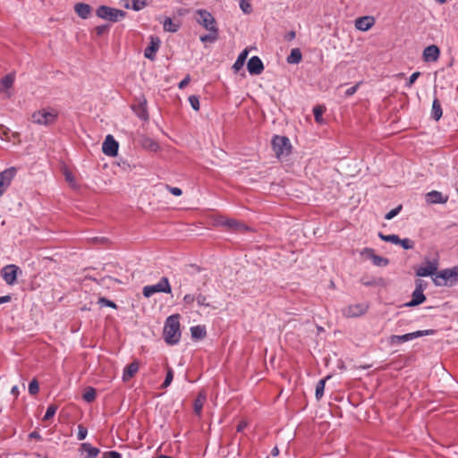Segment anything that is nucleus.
I'll return each mask as SVG.
<instances>
[{
    "label": "nucleus",
    "mask_w": 458,
    "mask_h": 458,
    "mask_svg": "<svg viewBox=\"0 0 458 458\" xmlns=\"http://www.w3.org/2000/svg\"><path fill=\"white\" fill-rule=\"evenodd\" d=\"M432 281L437 286L451 287L458 284V265L438 271Z\"/></svg>",
    "instance_id": "nucleus-1"
},
{
    "label": "nucleus",
    "mask_w": 458,
    "mask_h": 458,
    "mask_svg": "<svg viewBox=\"0 0 458 458\" xmlns=\"http://www.w3.org/2000/svg\"><path fill=\"white\" fill-rule=\"evenodd\" d=\"M164 338L168 344H175L181 338L179 316L173 315L166 318L164 327Z\"/></svg>",
    "instance_id": "nucleus-2"
},
{
    "label": "nucleus",
    "mask_w": 458,
    "mask_h": 458,
    "mask_svg": "<svg viewBox=\"0 0 458 458\" xmlns=\"http://www.w3.org/2000/svg\"><path fill=\"white\" fill-rule=\"evenodd\" d=\"M435 334V330L427 329V330H418L412 333H408L403 335H393L388 338V343L390 345H398L403 343L411 341L418 337L426 336V335H433Z\"/></svg>",
    "instance_id": "nucleus-3"
},
{
    "label": "nucleus",
    "mask_w": 458,
    "mask_h": 458,
    "mask_svg": "<svg viewBox=\"0 0 458 458\" xmlns=\"http://www.w3.org/2000/svg\"><path fill=\"white\" fill-rule=\"evenodd\" d=\"M272 148L277 158H282L291 153L292 145L288 138L275 136L272 140Z\"/></svg>",
    "instance_id": "nucleus-4"
},
{
    "label": "nucleus",
    "mask_w": 458,
    "mask_h": 458,
    "mask_svg": "<svg viewBox=\"0 0 458 458\" xmlns=\"http://www.w3.org/2000/svg\"><path fill=\"white\" fill-rule=\"evenodd\" d=\"M96 13L99 18L112 22H116L125 17V13L123 10L112 8L106 5L99 6L97 9Z\"/></svg>",
    "instance_id": "nucleus-5"
},
{
    "label": "nucleus",
    "mask_w": 458,
    "mask_h": 458,
    "mask_svg": "<svg viewBox=\"0 0 458 458\" xmlns=\"http://www.w3.org/2000/svg\"><path fill=\"white\" fill-rule=\"evenodd\" d=\"M57 113L55 110L41 109L31 115V121L39 125H49L55 123Z\"/></svg>",
    "instance_id": "nucleus-6"
},
{
    "label": "nucleus",
    "mask_w": 458,
    "mask_h": 458,
    "mask_svg": "<svg viewBox=\"0 0 458 458\" xmlns=\"http://www.w3.org/2000/svg\"><path fill=\"white\" fill-rule=\"evenodd\" d=\"M198 17L196 21L206 30H218L217 24L214 16L208 11L199 9L196 11Z\"/></svg>",
    "instance_id": "nucleus-7"
},
{
    "label": "nucleus",
    "mask_w": 458,
    "mask_h": 458,
    "mask_svg": "<svg viewBox=\"0 0 458 458\" xmlns=\"http://www.w3.org/2000/svg\"><path fill=\"white\" fill-rule=\"evenodd\" d=\"M157 293H171V286L166 277H162L161 280L156 284L146 285L143 288V295L146 298H149Z\"/></svg>",
    "instance_id": "nucleus-8"
},
{
    "label": "nucleus",
    "mask_w": 458,
    "mask_h": 458,
    "mask_svg": "<svg viewBox=\"0 0 458 458\" xmlns=\"http://www.w3.org/2000/svg\"><path fill=\"white\" fill-rule=\"evenodd\" d=\"M438 266H439V263H438L437 259L428 260L423 266L420 267L416 270V276H421V277L428 276H436V274L437 273Z\"/></svg>",
    "instance_id": "nucleus-9"
},
{
    "label": "nucleus",
    "mask_w": 458,
    "mask_h": 458,
    "mask_svg": "<svg viewBox=\"0 0 458 458\" xmlns=\"http://www.w3.org/2000/svg\"><path fill=\"white\" fill-rule=\"evenodd\" d=\"M16 170L13 167L5 169L0 173V197L10 186L13 179L14 178Z\"/></svg>",
    "instance_id": "nucleus-10"
},
{
    "label": "nucleus",
    "mask_w": 458,
    "mask_h": 458,
    "mask_svg": "<svg viewBox=\"0 0 458 458\" xmlns=\"http://www.w3.org/2000/svg\"><path fill=\"white\" fill-rule=\"evenodd\" d=\"M119 144L112 135H107L102 145V151L109 157H115L118 153Z\"/></svg>",
    "instance_id": "nucleus-11"
},
{
    "label": "nucleus",
    "mask_w": 458,
    "mask_h": 458,
    "mask_svg": "<svg viewBox=\"0 0 458 458\" xmlns=\"http://www.w3.org/2000/svg\"><path fill=\"white\" fill-rule=\"evenodd\" d=\"M161 46V40L157 36L149 37V45L144 50V56L147 59L154 61L156 59V55Z\"/></svg>",
    "instance_id": "nucleus-12"
},
{
    "label": "nucleus",
    "mask_w": 458,
    "mask_h": 458,
    "mask_svg": "<svg viewBox=\"0 0 458 458\" xmlns=\"http://www.w3.org/2000/svg\"><path fill=\"white\" fill-rule=\"evenodd\" d=\"M19 270L15 265H7L2 269V276L7 284L12 285L16 282Z\"/></svg>",
    "instance_id": "nucleus-13"
},
{
    "label": "nucleus",
    "mask_w": 458,
    "mask_h": 458,
    "mask_svg": "<svg viewBox=\"0 0 458 458\" xmlns=\"http://www.w3.org/2000/svg\"><path fill=\"white\" fill-rule=\"evenodd\" d=\"M367 308L363 304H352L343 309V315L346 318H355L363 315Z\"/></svg>",
    "instance_id": "nucleus-14"
},
{
    "label": "nucleus",
    "mask_w": 458,
    "mask_h": 458,
    "mask_svg": "<svg viewBox=\"0 0 458 458\" xmlns=\"http://www.w3.org/2000/svg\"><path fill=\"white\" fill-rule=\"evenodd\" d=\"M247 68L250 74L259 75L264 70V65L259 56H252L248 61Z\"/></svg>",
    "instance_id": "nucleus-15"
},
{
    "label": "nucleus",
    "mask_w": 458,
    "mask_h": 458,
    "mask_svg": "<svg viewBox=\"0 0 458 458\" xmlns=\"http://www.w3.org/2000/svg\"><path fill=\"white\" fill-rule=\"evenodd\" d=\"M375 20L371 16L360 17L355 21V27L361 31H367L374 25Z\"/></svg>",
    "instance_id": "nucleus-16"
},
{
    "label": "nucleus",
    "mask_w": 458,
    "mask_h": 458,
    "mask_svg": "<svg viewBox=\"0 0 458 458\" xmlns=\"http://www.w3.org/2000/svg\"><path fill=\"white\" fill-rule=\"evenodd\" d=\"M440 55L439 48L435 46L431 45L427 47L423 51V59L426 62H435L438 59Z\"/></svg>",
    "instance_id": "nucleus-17"
},
{
    "label": "nucleus",
    "mask_w": 458,
    "mask_h": 458,
    "mask_svg": "<svg viewBox=\"0 0 458 458\" xmlns=\"http://www.w3.org/2000/svg\"><path fill=\"white\" fill-rule=\"evenodd\" d=\"M140 369V364L137 360L132 361L129 365H127L123 373V381H129L132 377L136 375Z\"/></svg>",
    "instance_id": "nucleus-18"
},
{
    "label": "nucleus",
    "mask_w": 458,
    "mask_h": 458,
    "mask_svg": "<svg viewBox=\"0 0 458 458\" xmlns=\"http://www.w3.org/2000/svg\"><path fill=\"white\" fill-rule=\"evenodd\" d=\"M74 11L81 19H88L91 13V7L88 4L78 3L74 5Z\"/></svg>",
    "instance_id": "nucleus-19"
},
{
    "label": "nucleus",
    "mask_w": 458,
    "mask_h": 458,
    "mask_svg": "<svg viewBox=\"0 0 458 458\" xmlns=\"http://www.w3.org/2000/svg\"><path fill=\"white\" fill-rule=\"evenodd\" d=\"M158 21L163 24V29L165 31L174 33L180 28V23L174 21L169 17H165L164 20L158 18Z\"/></svg>",
    "instance_id": "nucleus-20"
},
{
    "label": "nucleus",
    "mask_w": 458,
    "mask_h": 458,
    "mask_svg": "<svg viewBox=\"0 0 458 458\" xmlns=\"http://www.w3.org/2000/svg\"><path fill=\"white\" fill-rule=\"evenodd\" d=\"M426 300V296L420 290H414L411 294V300L406 303L408 307H414L423 303Z\"/></svg>",
    "instance_id": "nucleus-21"
},
{
    "label": "nucleus",
    "mask_w": 458,
    "mask_h": 458,
    "mask_svg": "<svg viewBox=\"0 0 458 458\" xmlns=\"http://www.w3.org/2000/svg\"><path fill=\"white\" fill-rule=\"evenodd\" d=\"M427 201L429 203H445L447 197H444L441 192L432 191L426 195Z\"/></svg>",
    "instance_id": "nucleus-22"
},
{
    "label": "nucleus",
    "mask_w": 458,
    "mask_h": 458,
    "mask_svg": "<svg viewBox=\"0 0 458 458\" xmlns=\"http://www.w3.org/2000/svg\"><path fill=\"white\" fill-rule=\"evenodd\" d=\"M140 145L142 148L154 152L157 151L159 148V145L156 140L146 136L140 139Z\"/></svg>",
    "instance_id": "nucleus-23"
},
{
    "label": "nucleus",
    "mask_w": 458,
    "mask_h": 458,
    "mask_svg": "<svg viewBox=\"0 0 458 458\" xmlns=\"http://www.w3.org/2000/svg\"><path fill=\"white\" fill-rule=\"evenodd\" d=\"M207 394L204 391L200 392L194 402V411L197 415H200L203 405L206 402Z\"/></svg>",
    "instance_id": "nucleus-24"
},
{
    "label": "nucleus",
    "mask_w": 458,
    "mask_h": 458,
    "mask_svg": "<svg viewBox=\"0 0 458 458\" xmlns=\"http://www.w3.org/2000/svg\"><path fill=\"white\" fill-rule=\"evenodd\" d=\"M302 59L301 52L299 48H293L290 55L287 56V63L292 64H297L301 63Z\"/></svg>",
    "instance_id": "nucleus-25"
},
{
    "label": "nucleus",
    "mask_w": 458,
    "mask_h": 458,
    "mask_svg": "<svg viewBox=\"0 0 458 458\" xmlns=\"http://www.w3.org/2000/svg\"><path fill=\"white\" fill-rule=\"evenodd\" d=\"M443 114L440 102L437 98H435L432 103L431 116L434 120L438 121Z\"/></svg>",
    "instance_id": "nucleus-26"
},
{
    "label": "nucleus",
    "mask_w": 458,
    "mask_h": 458,
    "mask_svg": "<svg viewBox=\"0 0 458 458\" xmlns=\"http://www.w3.org/2000/svg\"><path fill=\"white\" fill-rule=\"evenodd\" d=\"M248 55H249V52L247 49H244L243 51H242L240 53L235 63L233 65V68L235 72H238L242 68V66L244 65V63L248 57Z\"/></svg>",
    "instance_id": "nucleus-27"
},
{
    "label": "nucleus",
    "mask_w": 458,
    "mask_h": 458,
    "mask_svg": "<svg viewBox=\"0 0 458 458\" xmlns=\"http://www.w3.org/2000/svg\"><path fill=\"white\" fill-rule=\"evenodd\" d=\"M82 449L87 454L86 458H96L99 454V450L89 443L82 444Z\"/></svg>",
    "instance_id": "nucleus-28"
},
{
    "label": "nucleus",
    "mask_w": 458,
    "mask_h": 458,
    "mask_svg": "<svg viewBox=\"0 0 458 458\" xmlns=\"http://www.w3.org/2000/svg\"><path fill=\"white\" fill-rule=\"evenodd\" d=\"M330 378V376H327L325 378L323 379H320L317 386H316V393H315V395H316V399L317 400H320L323 395H324V390H325V386H326V382L327 379Z\"/></svg>",
    "instance_id": "nucleus-29"
},
{
    "label": "nucleus",
    "mask_w": 458,
    "mask_h": 458,
    "mask_svg": "<svg viewBox=\"0 0 458 458\" xmlns=\"http://www.w3.org/2000/svg\"><path fill=\"white\" fill-rule=\"evenodd\" d=\"M192 338L201 339L206 335V329L203 326H196L191 328Z\"/></svg>",
    "instance_id": "nucleus-30"
},
{
    "label": "nucleus",
    "mask_w": 458,
    "mask_h": 458,
    "mask_svg": "<svg viewBox=\"0 0 458 458\" xmlns=\"http://www.w3.org/2000/svg\"><path fill=\"white\" fill-rule=\"evenodd\" d=\"M209 33L207 35H203L200 37V41L205 42H210L213 43L217 40L218 38V30H208Z\"/></svg>",
    "instance_id": "nucleus-31"
},
{
    "label": "nucleus",
    "mask_w": 458,
    "mask_h": 458,
    "mask_svg": "<svg viewBox=\"0 0 458 458\" xmlns=\"http://www.w3.org/2000/svg\"><path fill=\"white\" fill-rule=\"evenodd\" d=\"M325 112V107L322 106H314L313 108V114H314V117H315V120L318 123H324V120H323V114Z\"/></svg>",
    "instance_id": "nucleus-32"
},
{
    "label": "nucleus",
    "mask_w": 458,
    "mask_h": 458,
    "mask_svg": "<svg viewBox=\"0 0 458 458\" xmlns=\"http://www.w3.org/2000/svg\"><path fill=\"white\" fill-rule=\"evenodd\" d=\"M378 236L380 237L381 240L387 242L394 243V244H399V242H401V239L396 234L385 235V234L379 233Z\"/></svg>",
    "instance_id": "nucleus-33"
},
{
    "label": "nucleus",
    "mask_w": 458,
    "mask_h": 458,
    "mask_svg": "<svg viewBox=\"0 0 458 458\" xmlns=\"http://www.w3.org/2000/svg\"><path fill=\"white\" fill-rule=\"evenodd\" d=\"M372 262L377 267H386L388 264V259L378 255H374L372 257Z\"/></svg>",
    "instance_id": "nucleus-34"
},
{
    "label": "nucleus",
    "mask_w": 458,
    "mask_h": 458,
    "mask_svg": "<svg viewBox=\"0 0 458 458\" xmlns=\"http://www.w3.org/2000/svg\"><path fill=\"white\" fill-rule=\"evenodd\" d=\"M131 1H132L131 7L135 11L142 10L148 4V0H131Z\"/></svg>",
    "instance_id": "nucleus-35"
},
{
    "label": "nucleus",
    "mask_w": 458,
    "mask_h": 458,
    "mask_svg": "<svg viewBox=\"0 0 458 458\" xmlns=\"http://www.w3.org/2000/svg\"><path fill=\"white\" fill-rule=\"evenodd\" d=\"M13 81H14V76L13 74H8L2 80V86L4 89H9L13 86Z\"/></svg>",
    "instance_id": "nucleus-36"
},
{
    "label": "nucleus",
    "mask_w": 458,
    "mask_h": 458,
    "mask_svg": "<svg viewBox=\"0 0 458 458\" xmlns=\"http://www.w3.org/2000/svg\"><path fill=\"white\" fill-rule=\"evenodd\" d=\"M96 398V392L94 388H88L87 391L83 394V399L89 403L94 401Z\"/></svg>",
    "instance_id": "nucleus-37"
},
{
    "label": "nucleus",
    "mask_w": 458,
    "mask_h": 458,
    "mask_svg": "<svg viewBox=\"0 0 458 458\" xmlns=\"http://www.w3.org/2000/svg\"><path fill=\"white\" fill-rule=\"evenodd\" d=\"M196 301H197L198 306H199V307H210V304L208 301L207 297L201 293H199L196 296Z\"/></svg>",
    "instance_id": "nucleus-38"
},
{
    "label": "nucleus",
    "mask_w": 458,
    "mask_h": 458,
    "mask_svg": "<svg viewBox=\"0 0 458 458\" xmlns=\"http://www.w3.org/2000/svg\"><path fill=\"white\" fill-rule=\"evenodd\" d=\"M240 8L244 13H250L252 11L251 4L250 0H241L240 1Z\"/></svg>",
    "instance_id": "nucleus-39"
},
{
    "label": "nucleus",
    "mask_w": 458,
    "mask_h": 458,
    "mask_svg": "<svg viewBox=\"0 0 458 458\" xmlns=\"http://www.w3.org/2000/svg\"><path fill=\"white\" fill-rule=\"evenodd\" d=\"M173 378H174L173 369H168L167 373H166V377L165 378V381L162 384V387L163 388L168 387L170 386V384L172 383Z\"/></svg>",
    "instance_id": "nucleus-40"
},
{
    "label": "nucleus",
    "mask_w": 458,
    "mask_h": 458,
    "mask_svg": "<svg viewBox=\"0 0 458 458\" xmlns=\"http://www.w3.org/2000/svg\"><path fill=\"white\" fill-rule=\"evenodd\" d=\"M57 411V407L55 405H50L48 406L47 411H46V414L43 418L44 420H50L52 417L55 416V412Z\"/></svg>",
    "instance_id": "nucleus-41"
},
{
    "label": "nucleus",
    "mask_w": 458,
    "mask_h": 458,
    "mask_svg": "<svg viewBox=\"0 0 458 458\" xmlns=\"http://www.w3.org/2000/svg\"><path fill=\"white\" fill-rule=\"evenodd\" d=\"M196 301V297L193 295V294H186L184 297H183V305L186 307V308H191L192 303Z\"/></svg>",
    "instance_id": "nucleus-42"
},
{
    "label": "nucleus",
    "mask_w": 458,
    "mask_h": 458,
    "mask_svg": "<svg viewBox=\"0 0 458 458\" xmlns=\"http://www.w3.org/2000/svg\"><path fill=\"white\" fill-rule=\"evenodd\" d=\"M38 391H39L38 383V381L36 379H33L29 384V392H30V394H36L38 393Z\"/></svg>",
    "instance_id": "nucleus-43"
},
{
    "label": "nucleus",
    "mask_w": 458,
    "mask_h": 458,
    "mask_svg": "<svg viewBox=\"0 0 458 458\" xmlns=\"http://www.w3.org/2000/svg\"><path fill=\"white\" fill-rule=\"evenodd\" d=\"M189 102L191 104V106L195 110V111H199V98L197 96H190L189 97Z\"/></svg>",
    "instance_id": "nucleus-44"
},
{
    "label": "nucleus",
    "mask_w": 458,
    "mask_h": 458,
    "mask_svg": "<svg viewBox=\"0 0 458 458\" xmlns=\"http://www.w3.org/2000/svg\"><path fill=\"white\" fill-rule=\"evenodd\" d=\"M401 209H402V206H398L395 208H393L392 210H390L388 213L386 214L385 218L386 220H391L392 218H394L395 216H397L399 214Z\"/></svg>",
    "instance_id": "nucleus-45"
},
{
    "label": "nucleus",
    "mask_w": 458,
    "mask_h": 458,
    "mask_svg": "<svg viewBox=\"0 0 458 458\" xmlns=\"http://www.w3.org/2000/svg\"><path fill=\"white\" fill-rule=\"evenodd\" d=\"M360 255L365 259H372V257L375 255V251L371 248H364L360 250Z\"/></svg>",
    "instance_id": "nucleus-46"
},
{
    "label": "nucleus",
    "mask_w": 458,
    "mask_h": 458,
    "mask_svg": "<svg viewBox=\"0 0 458 458\" xmlns=\"http://www.w3.org/2000/svg\"><path fill=\"white\" fill-rule=\"evenodd\" d=\"M98 303L100 305H102V306H106V307H110V308H114V309L116 308V304L114 302H113L112 301L107 300L105 297H100L98 299Z\"/></svg>",
    "instance_id": "nucleus-47"
},
{
    "label": "nucleus",
    "mask_w": 458,
    "mask_h": 458,
    "mask_svg": "<svg viewBox=\"0 0 458 458\" xmlns=\"http://www.w3.org/2000/svg\"><path fill=\"white\" fill-rule=\"evenodd\" d=\"M399 244L404 249V250H410V249H412L414 244L413 242L408 239V238H405V239H401V242H399Z\"/></svg>",
    "instance_id": "nucleus-48"
},
{
    "label": "nucleus",
    "mask_w": 458,
    "mask_h": 458,
    "mask_svg": "<svg viewBox=\"0 0 458 458\" xmlns=\"http://www.w3.org/2000/svg\"><path fill=\"white\" fill-rule=\"evenodd\" d=\"M88 434V430L85 427L79 425L78 426V435L77 437L79 440H83L86 438Z\"/></svg>",
    "instance_id": "nucleus-49"
},
{
    "label": "nucleus",
    "mask_w": 458,
    "mask_h": 458,
    "mask_svg": "<svg viewBox=\"0 0 458 458\" xmlns=\"http://www.w3.org/2000/svg\"><path fill=\"white\" fill-rule=\"evenodd\" d=\"M420 72H413L408 79V81L406 82V87L411 88L412 86V84L416 81V80L420 77Z\"/></svg>",
    "instance_id": "nucleus-50"
},
{
    "label": "nucleus",
    "mask_w": 458,
    "mask_h": 458,
    "mask_svg": "<svg viewBox=\"0 0 458 458\" xmlns=\"http://www.w3.org/2000/svg\"><path fill=\"white\" fill-rule=\"evenodd\" d=\"M103 458H122V455L118 452L109 451L104 453Z\"/></svg>",
    "instance_id": "nucleus-51"
},
{
    "label": "nucleus",
    "mask_w": 458,
    "mask_h": 458,
    "mask_svg": "<svg viewBox=\"0 0 458 458\" xmlns=\"http://www.w3.org/2000/svg\"><path fill=\"white\" fill-rule=\"evenodd\" d=\"M168 191L174 196H181L182 191L180 188L167 186Z\"/></svg>",
    "instance_id": "nucleus-52"
},
{
    "label": "nucleus",
    "mask_w": 458,
    "mask_h": 458,
    "mask_svg": "<svg viewBox=\"0 0 458 458\" xmlns=\"http://www.w3.org/2000/svg\"><path fill=\"white\" fill-rule=\"evenodd\" d=\"M426 285L427 284L424 283L422 280H417L415 290H420V292L423 293L426 288Z\"/></svg>",
    "instance_id": "nucleus-53"
},
{
    "label": "nucleus",
    "mask_w": 458,
    "mask_h": 458,
    "mask_svg": "<svg viewBox=\"0 0 458 458\" xmlns=\"http://www.w3.org/2000/svg\"><path fill=\"white\" fill-rule=\"evenodd\" d=\"M191 81V77L190 75H187L182 81H181V82L179 83L178 87L179 89H183L184 87H186L189 82Z\"/></svg>",
    "instance_id": "nucleus-54"
},
{
    "label": "nucleus",
    "mask_w": 458,
    "mask_h": 458,
    "mask_svg": "<svg viewBox=\"0 0 458 458\" xmlns=\"http://www.w3.org/2000/svg\"><path fill=\"white\" fill-rule=\"evenodd\" d=\"M358 88H359V84H356V85L347 89L345 91V95L348 97L353 95L357 91Z\"/></svg>",
    "instance_id": "nucleus-55"
},
{
    "label": "nucleus",
    "mask_w": 458,
    "mask_h": 458,
    "mask_svg": "<svg viewBox=\"0 0 458 458\" xmlns=\"http://www.w3.org/2000/svg\"><path fill=\"white\" fill-rule=\"evenodd\" d=\"M223 225H227L228 227H234L238 225V223L233 219H226L223 222Z\"/></svg>",
    "instance_id": "nucleus-56"
},
{
    "label": "nucleus",
    "mask_w": 458,
    "mask_h": 458,
    "mask_svg": "<svg viewBox=\"0 0 458 458\" xmlns=\"http://www.w3.org/2000/svg\"><path fill=\"white\" fill-rule=\"evenodd\" d=\"M64 175L67 182L70 183L73 182V176L71 172L65 171Z\"/></svg>",
    "instance_id": "nucleus-57"
},
{
    "label": "nucleus",
    "mask_w": 458,
    "mask_h": 458,
    "mask_svg": "<svg viewBox=\"0 0 458 458\" xmlns=\"http://www.w3.org/2000/svg\"><path fill=\"white\" fill-rule=\"evenodd\" d=\"M11 297L9 295L0 297V304L10 301Z\"/></svg>",
    "instance_id": "nucleus-58"
},
{
    "label": "nucleus",
    "mask_w": 458,
    "mask_h": 458,
    "mask_svg": "<svg viewBox=\"0 0 458 458\" xmlns=\"http://www.w3.org/2000/svg\"><path fill=\"white\" fill-rule=\"evenodd\" d=\"M11 394H13L15 397L19 394V389L17 386L12 387Z\"/></svg>",
    "instance_id": "nucleus-59"
},
{
    "label": "nucleus",
    "mask_w": 458,
    "mask_h": 458,
    "mask_svg": "<svg viewBox=\"0 0 458 458\" xmlns=\"http://www.w3.org/2000/svg\"><path fill=\"white\" fill-rule=\"evenodd\" d=\"M294 38H295V32H294V31H290V32L288 33V35H287V38H288L289 40H292V39H293Z\"/></svg>",
    "instance_id": "nucleus-60"
},
{
    "label": "nucleus",
    "mask_w": 458,
    "mask_h": 458,
    "mask_svg": "<svg viewBox=\"0 0 458 458\" xmlns=\"http://www.w3.org/2000/svg\"><path fill=\"white\" fill-rule=\"evenodd\" d=\"M104 30H105L104 27H98L97 28L98 34H101L104 31Z\"/></svg>",
    "instance_id": "nucleus-61"
},
{
    "label": "nucleus",
    "mask_w": 458,
    "mask_h": 458,
    "mask_svg": "<svg viewBox=\"0 0 458 458\" xmlns=\"http://www.w3.org/2000/svg\"><path fill=\"white\" fill-rule=\"evenodd\" d=\"M244 426H245L244 424H242V423H241V424H239V426H238V431H241V430L244 428Z\"/></svg>",
    "instance_id": "nucleus-62"
},
{
    "label": "nucleus",
    "mask_w": 458,
    "mask_h": 458,
    "mask_svg": "<svg viewBox=\"0 0 458 458\" xmlns=\"http://www.w3.org/2000/svg\"><path fill=\"white\" fill-rule=\"evenodd\" d=\"M157 458H172V457L161 454V455L157 456Z\"/></svg>",
    "instance_id": "nucleus-63"
},
{
    "label": "nucleus",
    "mask_w": 458,
    "mask_h": 458,
    "mask_svg": "<svg viewBox=\"0 0 458 458\" xmlns=\"http://www.w3.org/2000/svg\"><path fill=\"white\" fill-rule=\"evenodd\" d=\"M277 454H278V450H277V448H275V449L273 450V454H274V455H276Z\"/></svg>",
    "instance_id": "nucleus-64"
}]
</instances>
